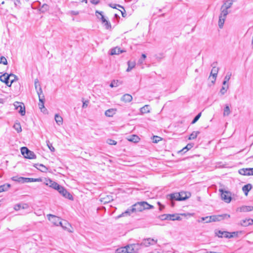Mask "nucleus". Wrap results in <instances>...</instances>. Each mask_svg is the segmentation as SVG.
<instances>
[{
  "label": "nucleus",
  "mask_w": 253,
  "mask_h": 253,
  "mask_svg": "<svg viewBox=\"0 0 253 253\" xmlns=\"http://www.w3.org/2000/svg\"><path fill=\"white\" fill-rule=\"evenodd\" d=\"M128 68L126 69V72H130L135 66V62L134 61H128L127 62Z\"/></svg>",
  "instance_id": "34"
},
{
  "label": "nucleus",
  "mask_w": 253,
  "mask_h": 253,
  "mask_svg": "<svg viewBox=\"0 0 253 253\" xmlns=\"http://www.w3.org/2000/svg\"><path fill=\"white\" fill-rule=\"evenodd\" d=\"M157 204L159 205V210L160 211H162L163 209H164L165 208V206L162 205L160 202H158L157 203Z\"/></svg>",
  "instance_id": "60"
},
{
  "label": "nucleus",
  "mask_w": 253,
  "mask_h": 253,
  "mask_svg": "<svg viewBox=\"0 0 253 253\" xmlns=\"http://www.w3.org/2000/svg\"><path fill=\"white\" fill-rule=\"evenodd\" d=\"M228 87H229L228 84H227L226 86H222V88L220 89V94L221 95H224L227 91Z\"/></svg>",
  "instance_id": "46"
},
{
  "label": "nucleus",
  "mask_w": 253,
  "mask_h": 253,
  "mask_svg": "<svg viewBox=\"0 0 253 253\" xmlns=\"http://www.w3.org/2000/svg\"><path fill=\"white\" fill-rule=\"evenodd\" d=\"M216 64L217 63L215 62L211 65L212 68L211 72V75L212 76L213 80L211 81L212 83L215 82L218 72V68L216 67Z\"/></svg>",
  "instance_id": "11"
},
{
  "label": "nucleus",
  "mask_w": 253,
  "mask_h": 253,
  "mask_svg": "<svg viewBox=\"0 0 253 253\" xmlns=\"http://www.w3.org/2000/svg\"><path fill=\"white\" fill-rule=\"evenodd\" d=\"M48 220L53 224L56 226L60 225L61 223V219L58 216L53 214H49L47 215Z\"/></svg>",
  "instance_id": "10"
},
{
  "label": "nucleus",
  "mask_w": 253,
  "mask_h": 253,
  "mask_svg": "<svg viewBox=\"0 0 253 253\" xmlns=\"http://www.w3.org/2000/svg\"><path fill=\"white\" fill-rule=\"evenodd\" d=\"M8 76H9V86H11L12 83H13L15 80H18L17 77L15 76L14 74H10L8 75Z\"/></svg>",
  "instance_id": "32"
},
{
  "label": "nucleus",
  "mask_w": 253,
  "mask_h": 253,
  "mask_svg": "<svg viewBox=\"0 0 253 253\" xmlns=\"http://www.w3.org/2000/svg\"><path fill=\"white\" fill-rule=\"evenodd\" d=\"M240 174L244 175H253V168H246L240 169L239 170Z\"/></svg>",
  "instance_id": "14"
},
{
  "label": "nucleus",
  "mask_w": 253,
  "mask_h": 253,
  "mask_svg": "<svg viewBox=\"0 0 253 253\" xmlns=\"http://www.w3.org/2000/svg\"><path fill=\"white\" fill-rule=\"evenodd\" d=\"M44 101L41 100V101H40L39 103V108L42 112H44V111L46 110V109L45 108L44 106Z\"/></svg>",
  "instance_id": "44"
},
{
  "label": "nucleus",
  "mask_w": 253,
  "mask_h": 253,
  "mask_svg": "<svg viewBox=\"0 0 253 253\" xmlns=\"http://www.w3.org/2000/svg\"><path fill=\"white\" fill-rule=\"evenodd\" d=\"M88 103H89V101L88 100H86L85 101H83V104L82 107L83 108L87 107V106H88Z\"/></svg>",
  "instance_id": "61"
},
{
  "label": "nucleus",
  "mask_w": 253,
  "mask_h": 253,
  "mask_svg": "<svg viewBox=\"0 0 253 253\" xmlns=\"http://www.w3.org/2000/svg\"><path fill=\"white\" fill-rule=\"evenodd\" d=\"M201 116V113H199L193 120L192 122H191L192 124H195L196 122L198 121V120L199 119L200 117Z\"/></svg>",
  "instance_id": "51"
},
{
  "label": "nucleus",
  "mask_w": 253,
  "mask_h": 253,
  "mask_svg": "<svg viewBox=\"0 0 253 253\" xmlns=\"http://www.w3.org/2000/svg\"><path fill=\"white\" fill-rule=\"evenodd\" d=\"M29 150L26 147H23L21 148V153L25 158H26L27 155L28 154Z\"/></svg>",
  "instance_id": "40"
},
{
  "label": "nucleus",
  "mask_w": 253,
  "mask_h": 253,
  "mask_svg": "<svg viewBox=\"0 0 253 253\" xmlns=\"http://www.w3.org/2000/svg\"><path fill=\"white\" fill-rule=\"evenodd\" d=\"M35 167L42 172H45L47 170V168L42 164H36Z\"/></svg>",
  "instance_id": "30"
},
{
  "label": "nucleus",
  "mask_w": 253,
  "mask_h": 253,
  "mask_svg": "<svg viewBox=\"0 0 253 253\" xmlns=\"http://www.w3.org/2000/svg\"><path fill=\"white\" fill-rule=\"evenodd\" d=\"M10 185L9 184H5L0 186V193L8 190L10 188Z\"/></svg>",
  "instance_id": "37"
},
{
  "label": "nucleus",
  "mask_w": 253,
  "mask_h": 253,
  "mask_svg": "<svg viewBox=\"0 0 253 253\" xmlns=\"http://www.w3.org/2000/svg\"><path fill=\"white\" fill-rule=\"evenodd\" d=\"M113 199L111 196H107L106 197L101 198L100 201L103 202L104 204L108 203L110 201H112Z\"/></svg>",
  "instance_id": "38"
},
{
  "label": "nucleus",
  "mask_w": 253,
  "mask_h": 253,
  "mask_svg": "<svg viewBox=\"0 0 253 253\" xmlns=\"http://www.w3.org/2000/svg\"><path fill=\"white\" fill-rule=\"evenodd\" d=\"M37 92L39 96V102L41 101V100L44 101V96L43 94L42 87H40Z\"/></svg>",
  "instance_id": "26"
},
{
  "label": "nucleus",
  "mask_w": 253,
  "mask_h": 253,
  "mask_svg": "<svg viewBox=\"0 0 253 253\" xmlns=\"http://www.w3.org/2000/svg\"><path fill=\"white\" fill-rule=\"evenodd\" d=\"M161 220H181V217L178 214H164L159 216Z\"/></svg>",
  "instance_id": "4"
},
{
  "label": "nucleus",
  "mask_w": 253,
  "mask_h": 253,
  "mask_svg": "<svg viewBox=\"0 0 253 253\" xmlns=\"http://www.w3.org/2000/svg\"><path fill=\"white\" fill-rule=\"evenodd\" d=\"M132 206L130 208L126 210L125 212L118 215V218H120L125 216L130 215L131 213L135 212V211H132Z\"/></svg>",
  "instance_id": "19"
},
{
  "label": "nucleus",
  "mask_w": 253,
  "mask_h": 253,
  "mask_svg": "<svg viewBox=\"0 0 253 253\" xmlns=\"http://www.w3.org/2000/svg\"><path fill=\"white\" fill-rule=\"evenodd\" d=\"M90 2L94 4H97L99 2V0H90Z\"/></svg>",
  "instance_id": "62"
},
{
  "label": "nucleus",
  "mask_w": 253,
  "mask_h": 253,
  "mask_svg": "<svg viewBox=\"0 0 253 253\" xmlns=\"http://www.w3.org/2000/svg\"><path fill=\"white\" fill-rule=\"evenodd\" d=\"M146 58V55L145 54H142L141 57L139 59L138 63L141 64L143 63L144 60Z\"/></svg>",
  "instance_id": "53"
},
{
  "label": "nucleus",
  "mask_w": 253,
  "mask_h": 253,
  "mask_svg": "<svg viewBox=\"0 0 253 253\" xmlns=\"http://www.w3.org/2000/svg\"><path fill=\"white\" fill-rule=\"evenodd\" d=\"M253 211V206H243L237 208V211L240 212H248Z\"/></svg>",
  "instance_id": "16"
},
{
  "label": "nucleus",
  "mask_w": 253,
  "mask_h": 253,
  "mask_svg": "<svg viewBox=\"0 0 253 253\" xmlns=\"http://www.w3.org/2000/svg\"><path fill=\"white\" fill-rule=\"evenodd\" d=\"M199 133H200V131H196L192 132L191 133V134L190 135V136L188 138V139L192 140V139H194L196 138V137H197Z\"/></svg>",
  "instance_id": "39"
},
{
  "label": "nucleus",
  "mask_w": 253,
  "mask_h": 253,
  "mask_svg": "<svg viewBox=\"0 0 253 253\" xmlns=\"http://www.w3.org/2000/svg\"><path fill=\"white\" fill-rule=\"evenodd\" d=\"M221 193V199L226 203H229L231 201V193L229 191L224 190L222 189H219Z\"/></svg>",
  "instance_id": "7"
},
{
  "label": "nucleus",
  "mask_w": 253,
  "mask_h": 253,
  "mask_svg": "<svg viewBox=\"0 0 253 253\" xmlns=\"http://www.w3.org/2000/svg\"><path fill=\"white\" fill-rule=\"evenodd\" d=\"M44 183L47 185L51 187L54 189H56L58 187L59 184L55 181H52L49 178H45L44 181Z\"/></svg>",
  "instance_id": "12"
},
{
  "label": "nucleus",
  "mask_w": 253,
  "mask_h": 253,
  "mask_svg": "<svg viewBox=\"0 0 253 253\" xmlns=\"http://www.w3.org/2000/svg\"><path fill=\"white\" fill-rule=\"evenodd\" d=\"M104 26L105 27L106 29H109L111 28V25L109 22H108L107 20H103V23Z\"/></svg>",
  "instance_id": "45"
},
{
  "label": "nucleus",
  "mask_w": 253,
  "mask_h": 253,
  "mask_svg": "<svg viewBox=\"0 0 253 253\" xmlns=\"http://www.w3.org/2000/svg\"><path fill=\"white\" fill-rule=\"evenodd\" d=\"M193 146V145L192 144H188L184 148H183L182 150H181V151H184L185 149L186 151L190 150L191 148H192Z\"/></svg>",
  "instance_id": "55"
},
{
  "label": "nucleus",
  "mask_w": 253,
  "mask_h": 253,
  "mask_svg": "<svg viewBox=\"0 0 253 253\" xmlns=\"http://www.w3.org/2000/svg\"><path fill=\"white\" fill-rule=\"evenodd\" d=\"M233 3V0H227L224 2V4L221 6L222 8L229 9L231 7Z\"/></svg>",
  "instance_id": "25"
},
{
  "label": "nucleus",
  "mask_w": 253,
  "mask_h": 253,
  "mask_svg": "<svg viewBox=\"0 0 253 253\" xmlns=\"http://www.w3.org/2000/svg\"><path fill=\"white\" fill-rule=\"evenodd\" d=\"M139 138L138 137V136H137V135H132L131 136H129L128 138H127V140L129 141H130V142H134V143H136V142H138V141L139 140Z\"/></svg>",
  "instance_id": "29"
},
{
  "label": "nucleus",
  "mask_w": 253,
  "mask_h": 253,
  "mask_svg": "<svg viewBox=\"0 0 253 253\" xmlns=\"http://www.w3.org/2000/svg\"><path fill=\"white\" fill-rule=\"evenodd\" d=\"M109 6L113 8H116L117 9V7H120L121 8H123V6L120 5V4H117L115 3H110L109 4Z\"/></svg>",
  "instance_id": "50"
},
{
  "label": "nucleus",
  "mask_w": 253,
  "mask_h": 253,
  "mask_svg": "<svg viewBox=\"0 0 253 253\" xmlns=\"http://www.w3.org/2000/svg\"><path fill=\"white\" fill-rule=\"evenodd\" d=\"M34 84H35V88L37 90L39 89L40 87H41L38 79H36L35 80Z\"/></svg>",
  "instance_id": "49"
},
{
  "label": "nucleus",
  "mask_w": 253,
  "mask_h": 253,
  "mask_svg": "<svg viewBox=\"0 0 253 253\" xmlns=\"http://www.w3.org/2000/svg\"><path fill=\"white\" fill-rule=\"evenodd\" d=\"M26 158L29 159H35V158H36V155L35 154V153L33 152H32L30 150H29L28 154L27 155Z\"/></svg>",
  "instance_id": "42"
},
{
  "label": "nucleus",
  "mask_w": 253,
  "mask_h": 253,
  "mask_svg": "<svg viewBox=\"0 0 253 253\" xmlns=\"http://www.w3.org/2000/svg\"><path fill=\"white\" fill-rule=\"evenodd\" d=\"M230 215L228 214H223L221 215H214L209 216V220H206V223L211 222H216L221 221L225 218H229Z\"/></svg>",
  "instance_id": "5"
},
{
  "label": "nucleus",
  "mask_w": 253,
  "mask_h": 253,
  "mask_svg": "<svg viewBox=\"0 0 253 253\" xmlns=\"http://www.w3.org/2000/svg\"><path fill=\"white\" fill-rule=\"evenodd\" d=\"M132 96L129 94H125L121 98V100L125 102H129L132 100Z\"/></svg>",
  "instance_id": "22"
},
{
  "label": "nucleus",
  "mask_w": 253,
  "mask_h": 253,
  "mask_svg": "<svg viewBox=\"0 0 253 253\" xmlns=\"http://www.w3.org/2000/svg\"><path fill=\"white\" fill-rule=\"evenodd\" d=\"M153 142L157 143L162 140L161 137L158 136H154L153 137Z\"/></svg>",
  "instance_id": "48"
},
{
  "label": "nucleus",
  "mask_w": 253,
  "mask_h": 253,
  "mask_svg": "<svg viewBox=\"0 0 253 253\" xmlns=\"http://www.w3.org/2000/svg\"><path fill=\"white\" fill-rule=\"evenodd\" d=\"M220 14L222 15V16H227L228 14V9H226L225 8H222L221 7V12Z\"/></svg>",
  "instance_id": "47"
},
{
  "label": "nucleus",
  "mask_w": 253,
  "mask_h": 253,
  "mask_svg": "<svg viewBox=\"0 0 253 253\" xmlns=\"http://www.w3.org/2000/svg\"><path fill=\"white\" fill-rule=\"evenodd\" d=\"M240 224L244 227L253 225V219L252 218H246L240 221Z\"/></svg>",
  "instance_id": "15"
},
{
  "label": "nucleus",
  "mask_w": 253,
  "mask_h": 253,
  "mask_svg": "<svg viewBox=\"0 0 253 253\" xmlns=\"http://www.w3.org/2000/svg\"><path fill=\"white\" fill-rule=\"evenodd\" d=\"M121 84V82H119V81H118V80H117V81L114 80L110 84V86L111 87H117V86H119Z\"/></svg>",
  "instance_id": "43"
},
{
  "label": "nucleus",
  "mask_w": 253,
  "mask_h": 253,
  "mask_svg": "<svg viewBox=\"0 0 253 253\" xmlns=\"http://www.w3.org/2000/svg\"><path fill=\"white\" fill-rule=\"evenodd\" d=\"M234 235V237L237 236L238 235V232H230V234H229V235Z\"/></svg>",
  "instance_id": "63"
},
{
  "label": "nucleus",
  "mask_w": 253,
  "mask_h": 253,
  "mask_svg": "<svg viewBox=\"0 0 253 253\" xmlns=\"http://www.w3.org/2000/svg\"><path fill=\"white\" fill-rule=\"evenodd\" d=\"M107 143L110 145H116L117 144V142L115 140L111 139H108Z\"/></svg>",
  "instance_id": "56"
},
{
  "label": "nucleus",
  "mask_w": 253,
  "mask_h": 253,
  "mask_svg": "<svg viewBox=\"0 0 253 253\" xmlns=\"http://www.w3.org/2000/svg\"><path fill=\"white\" fill-rule=\"evenodd\" d=\"M226 16H224L223 17L221 14H220L218 20V26L220 29H222L223 27L225 20L226 18Z\"/></svg>",
  "instance_id": "21"
},
{
  "label": "nucleus",
  "mask_w": 253,
  "mask_h": 253,
  "mask_svg": "<svg viewBox=\"0 0 253 253\" xmlns=\"http://www.w3.org/2000/svg\"><path fill=\"white\" fill-rule=\"evenodd\" d=\"M20 0H15L14 1V4L16 5H18L20 4Z\"/></svg>",
  "instance_id": "64"
},
{
  "label": "nucleus",
  "mask_w": 253,
  "mask_h": 253,
  "mask_svg": "<svg viewBox=\"0 0 253 253\" xmlns=\"http://www.w3.org/2000/svg\"><path fill=\"white\" fill-rule=\"evenodd\" d=\"M154 206L149 204L146 202H140L135 203L132 205V211H142L145 210L154 209Z\"/></svg>",
  "instance_id": "3"
},
{
  "label": "nucleus",
  "mask_w": 253,
  "mask_h": 253,
  "mask_svg": "<svg viewBox=\"0 0 253 253\" xmlns=\"http://www.w3.org/2000/svg\"><path fill=\"white\" fill-rule=\"evenodd\" d=\"M230 110L229 109V107L228 105H226L224 109L223 116H227L230 114Z\"/></svg>",
  "instance_id": "41"
},
{
  "label": "nucleus",
  "mask_w": 253,
  "mask_h": 253,
  "mask_svg": "<svg viewBox=\"0 0 253 253\" xmlns=\"http://www.w3.org/2000/svg\"><path fill=\"white\" fill-rule=\"evenodd\" d=\"M11 179L14 181L18 182L21 183H24V177H18L17 176H13L11 178Z\"/></svg>",
  "instance_id": "33"
},
{
  "label": "nucleus",
  "mask_w": 253,
  "mask_h": 253,
  "mask_svg": "<svg viewBox=\"0 0 253 253\" xmlns=\"http://www.w3.org/2000/svg\"><path fill=\"white\" fill-rule=\"evenodd\" d=\"M140 246L137 244H131L124 247H122L116 250V253H137L138 247Z\"/></svg>",
  "instance_id": "2"
},
{
  "label": "nucleus",
  "mask_w": 253,
  "mask_h": 253,
  "mask_svg": "<svg viewBox=\"0 0 253 253\" xmlns=\"http://www.w3.org/2000/svg\"><path fill=\"white\" fill-rule=\"evenodd\" d=\"M29 208V205L27 204H19L14 206V209L15 211H18L20 209H26Z\"/></svg>",
  "instance_id": "20"
},
{
  "label": "nucleus",
  "mask_w": 253,
  "mask_h": 253,
  "mask_svg": "<svg viewBox=\"0 0 253 253\" xmlns=\"http://www.w3.org/2000/svg\"><path fill=\"white\" fill-rule=\"evenodd\" d=\"M0 64H3V65H7V61L6 59L4 56H1Z\"/></svg>",
  "instance_id": "54"
},
{
  "label": "nucleus",
  "mask_w": 253,
  "mask_h": 253,
  "mask_svg": "<svg viewBox=\"0 0 253 253\" xmlns=\"http://www.w3.org/2000/svg\"><path fill=\"white\" fill-rule=\"evenodd\" d=\"M190 196V193H186L182 191L178 193H173L168 194L166 196L167 199L171 201V206H173V201H184L189 198Z\"/></svg>",
  "instance_id": "1"
},
{
  "label": "nucleus",
  "mask_w": 253,
  "mask_h": 253,
  "mask_svg": "<svg viewBox=\"0 0 253 253\" xmlns=\"http://www.w3.org/2000/svg\"><path fill=\"white\" fill-rule=\"evenodd\" d=\"M230 234V232L227 231H222L218 230H215V234L219 238L225 237L226 238H231L234 237V235H229Z\"/></svg>",
  "instance_id": "9"
},
{
  "label": "nucleus",
  "mask_w": 253,
  "mask_h": 253,
  "mask_svg": "<svg viewBox=\"0 0 253 253\" xmlns=\"http://www.w3.org/2000/svg\"><path fill=\"white\" fill-rule=\"evenodd\" d=\"M96 13H98L100 15V18L98 16H97L98 18L100 19L102 21V23H103V20H106V19L104 17V15H103V12H98V11H96Z\"/></svg>",
  "instance_id": "52"
},
{
  "label": "nucleus",
  "mask_w": 253,
  "mask_h": 253,
  "mask_svg": "<svg viewBox=\"0 0 253 253\" xmlns=\"http://www.w3.org/2000/svg\"><path fill=\"white\" fill-rule=\"evenodd\" d=\"M60 226L65 230H68L69 232H72V231L70 230V227H71L70 224L66 220L61 221Z\"/></svg>",
  "instance_id": "18"
},
{
  "label": "nucleus",
  "mask_w": 253,
  "mask_h": 253,
  "mask_svg": "<svg viewBox=\"0 0 253 253\" xmlns=\"http://www.w3.org/2000/svg\"><path fill=\"white\" fill-rule=\"evenodd\" d=\"M47 145L48 147V148H49V149L50 150V151L51 152H54L55 151V149L52 146V144H50L49 143V141H47Z\"/></svg>",
  "instance_id": "58"
},
{
  "label": "nucleus",
  "mask_w": 253,
  "mask_h": 253,
  "mask_svg": "<svg viewBox=\"0 0 253 253\" xmlns=\"http://www.w3.org/2000/svg\"><path fill=\"white\" fill-rule=\"evenodd\" d=\"M125 51L121 50V48L119 47H116L111 49V54L115 55V54H119L121 53H123Z\"/></svg>",
  "instance_id": "24"
},
{
  "label": "nucleus",
  "mask_w": 253,
  "mask_h": 253,
  "mask_svg": "<svg viewBox=\"0 0 253 253\" xmlns=\"http://www.w3.org/2000/svg\"><path fill=\"white\" fill-rule=\"evenodd\" d=\"M42 181V179L39 178H26L24 177V183H28L32 182H40Z\"/></svg>",
  "instance_id": "27"
},
{
  "label": "nucleus",
  "mask_w": 253,
  "mask_h": 253,
  "mask_svg": "<svg viewBox=\"0 0 253 253\" xmlns=\"http://www.w3.org/2000/svg\"><path fill=\"white\" fill-rule=\"evenodd\" d=\"M14 105L15 107V109L18 110L22 116H24L25 114V107L22 106V104L18 102H16Z\"/></svg>",
  "instance_id": "13"
},
{
  "label": "nucleus",
  "mask_w": 253,
  "mask_h": 253,
  "mask_svg": "<svg viewBox=\"0 0 253 253\" xmlns=\"http://www.w3.org/2000/svg\"><path fill=\"white\" fill-rule=\"evenodd\" d=\"M13 127L16 130L17 133H19L22 131V128L21 125L19 123H15L13 125Z\"/></svg>",
  "instance_id": "35"
},
{
  "label": "nucleus",
  "mask_w": 253,
  "mask_h": 253,
  "mask_svg": "<svg viewBox=\"0 0 253 253\" xmlns=\"http://www.w3.org/2000/svg\"><path fill=\"white\" fill-rule=\"evenodd\" d=\"M231 76V73L228 72L227 73L226 75L225 76V77H224V80L228 82L229 81V80L230 79Z\"/></svg>",
  "instance_id": "57"
},
{
  "label": "nucleus",
  "mask_w": 253,
  "mask_h": 253,
  "mask_svg": "<svg viewBox=\"0 0 253 253\" xmlns=\"http://www.w3.org/2000/svg\"><path fill=\"white\" fill-rule=\"evenodd\" d=\"M56 190L65 198L69 200H73V198L72 195L69 193L63 187L59 185L58 187Z\"/></svg>",
  "instance_id": "8"
},
{
  "label": "nucleus",
  "mask_w": 253,
  "mask_h": 253,
  "mask_svg": "<svg viewBox=\"0 0 253 253\" xmlns=\"http://www.w3.org/2000/svg\"><path fill=\"white\" fill-rule=\"evenodd\" d=\"M140 112L142 114L149 113L150 112L149 106L148 105H146L143 107L141 108Z\"/></svg>",
  "instance_id": "36"
},
{
  "label": "nucleus",
  "mask_w": 253,
  "mask_h": 253,
  "mask_svg": "<svg viewBox=\"0 0 253 253\" xmlns=\"http://www.w3.org/2000/svg\"><path fill=\"white\" fill-rule=\"evenodd\" d=\"M116 113V110L114 109H110L106 110L105 112V115L107 117H113V115Z\"/></svg>",
  "instance_id": "28"
},
{
  "label": "nucleus",
  "mask_w": 253,
  "mask_h": 253,
  "mask_svg": "<svg viewBox=\"0 0 253 253\" xmlns=\"http://www.w3.org/2000/svg\"><path fill=\"white\" fill-rule=\"evenodd\" d=\"M9 76H8V74L7 73H4L2 75L0 76V81L4 83L8 86H9Z\"/></svg>",
  "instance_id": "17"
},
{
  "label": "nucleus",
  "mask_w": 253,
  "mask_h": 253,
  "mask_svg": "<svg viewBox=\"0 0 253 253\" xmlns=\"http://www.w3.org/2000/svg\"><path fill=\"white\" fill-rule=\"evenodd\" d=\"M122 9H123V10H120V11L121 12L122 15L123 17H126V10L124 7H123V8H122Z\"/></svg>",
  "instance_id": "59"
},
{
  "label": "nucleus",
  "mask_w": 253,
  "mask_h": 253,
  "mask_svg": "<svg viewBox=\"0 0 253 253\" xmlns=\"http://www.w3.org/2000/svg\"><path fill=\"white\" fill-rule=\"evenodd\" d=\"M157 240L150 238L144 239L143 240L140 244H136L140 245L138 247V250L140 249L141 246L146 247H149L150 245H153L157 243Z\"/></svg>",
  "instance_id": "6"
},
{
  "label": "nucleus",
  "mask_w": 253,
  "mask_h": 253,
  "mask_svg": "<svg viewBox=\"0 0 253 253\" xmlns=\"http://www.w3.org/2000/svg\"><path fill=\"white\" fill-rule=\"evenodd\" d=\"M55 121L57 124L59 126H60L63 123V119L62 118L59 116L58 114H55Z\"/></svg>",
  "instance_id": "31"
},
{
  "label": "nucleus",
  "mask_w": 253,
  "mask_h": 253,
  "mask_svg": "<svg viewBox=\"0 0 253 253\" xmlns=\"http://www.w3.org/2000/svg\"><path fill=\"white\" fill-rule=\"evenodd\" d=\"M252 185L251 184H246L242 187V190L244 192L245 195H248V192L252 189Z\"/></svg>",
  "instance_id": "23"
}]
</instances>
